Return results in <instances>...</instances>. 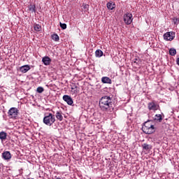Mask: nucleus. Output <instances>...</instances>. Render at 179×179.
Instances as JSON below:
<instances>
[{
  "label": "nucleus",
  "mask_w": 179,
  "mask_h": 179,
  "mask_svg": "<svg viewBox=\"0 0 179 179\" xmlns=\"http://www.w3.org/2000/svg\"><path fill=\"white\" fill-rule=\"evenodd\" d=\"M99 107L102 111L113 113V111H114L113 99L108 96H102L99 100Z\"/></svg>",
  "instance_id": "f257e3e1"
},
{
  "label": "nucleus",
  "mask_w": 179,
  "mask_h": 179,
  "mask_svg": "<svg viewBox=\"0 0 179 179\" xmlns=\"http://www.w3.org/2000/svg\"><path fill=\"white\" fill-rule=\"evenodd\" d=\"M142 131L144 134L147 135H151V134H155L156 132V129L152 120H148L145 122L142 127Z\"/></svg>",
  "instance_id": "f03ea898"
},
{
  "label": "nucleus",
  "mask_w": 179,
  "mask_h": 179,
  "mask_svg": "<svg viewBox=\"0 0 179 179\" xmlns=\"http://www.w3.org/2000/svg\"><path fill=\"white\" fill-rule=\"evenodd\" d=\"M54 122H55V115L52 113H48L43 117V124L48 127H51Z\"/></svg>",
  "instance_id": "7ed1b4c3"
},
{
  "label": "nucleus",
  "mask_w": 179,
  "mask_h": 179,
  "mask_svg": "<svg viewBox=\"0 0 179 179\" xmlns=\"http://www.w3.org/2000/svg\"><path fill=\"white\" fill-rule=\"evenodd\" d=\"M17 115H19V110L17 108H10L8 111V117L11 120H16Z\"/></svg>",
  "instance_id": "20e7f679"
},
{
  "label": "nucleus",
  "mask_w": 179,
  "mask_h": 179,
  "mask_svg": "<svg viewBox=\"0 0 179 179\" xmlns=\"http://www.w3.org/2000/svg\"><path fill=\"white\" fill-rule=\"evenodd\" d=\"M163 37L164 40H165L166 41H173V40H174V38H176V32H166L164 34Z\"/></svg>",
  "instance_id": "39448f33"
},
{
  "label": "nucleus",
  "mask_w": 179,
  "mask_h": 179,
  "mask_svg": "<svg viewBox=\"0 0 179 179\" xmlns=\"http://www.w3.org/2000/svg\"><path fill=\"white\" fill-rule=\"evenodd\" d=\"M123 20L126 24H131L134 20L132 13H127L123 15Z\"/></svg>",
  "instance_id": "423d86ee"
},
{
  "label": "nucleus",
  "mask_w": 179,
  "mask_h": 179,
  "mask_svg": "<svg viewBox=\"0 0 179 179\" xmlns=\"http://www.w3.org/2000/svg\"><path fill=\"white\" fill-rule=\"evenodd\" d=\"M1 157L3 160H6V162H9L10 159H12V154L9 151H4L1 154Z\"/></svg>",
  "instance_id": "0eeeda50"
},
{
  "label": "nucleus",
  "mask_w": 179,
  "mask_h": 179,
  "mask_svg": "<svg viewBox=\"0 0 179 179\" xmlns=\"http://www.w3.org/2000/svg\"><path fill=\"white\" fill-rule=\"evenodd\" d=\"M148 107L150 111H157V110H159V105L156 104L153 101L148 103Z\"/></svg>",
  "instance_id": "6e6552de"
},
{
  "label": "nucleus",
  "mask_w": 179,
  "mask_h": 179,
  "mask_svg": "<svg viewBox=\"0 0 179 179\" xmlns=\"http://www.w3.org/2000/svg\"><path fill=\"white\" fill-rule=\"evenodd\" d=\"M64 101H66L69 106H73V99L69 95H64L63 96Z\"/></svg>",
  "instance_id": "1a4fd4ad"
},
{
  "label": "nucleus",
  "mask_w": 179,
  "mask_h": 179,
  "mask_svg": "<svg viewBox=\"0 0 179 179\" xmlns=\"http://www.w3.org/2000/svg\"><path fill=\"white\" fill-rule=\"evenodd\" d=\"M52 59L51 58H50V57L48 56H45L42 58V62L44 65H45V66H48V65H51V62H52Z\"/></svg>",
  "instance_id": "9d476101"
},
{
  "label": "nucleus",
  "mask_w": 179,
  "mask_h": 179,
  "mask_svg": "<svg viewBox=\"0 0 179 179\" xmlns=\"http://www.w3.org/2000/svg\"><path fill=\"white\" fill-rule=\"evenodd\" d=\"M29 71H30V66L29 64L20 67V72H22V73H26Z\"/></svg>",
  "instance_id": "9b49d317"
},
{
  "label": "nucleus",
  "mask_w": 179,
  "mask_h": 179,
  "mask_svg": "<svg viewBox=\"0 0 179 179\" xmlns=\"http://www.w3.org/2000/svg\"><path fill=\"white\" fill-rule=\"evenodd\" d=\"M101 82L102 83H108V85H111L112 83L111 79L108 77H102Z\"/></svg>",
  "instance_id": "f8f14e48"
},
{
  "label": "nucleus",
  "mask_w": 179,
  "mask_h": 179,
  "mask_svg": "<svg viewBox=\"0 0 179 179\" xmlns=\"http://www.w3.org/2000/svg\"><path fill=\"white\" fill-rule=\"evenodd\" d=\"M8 136V134L5 131L0 132V139L1 141H6V138Z\"/></svg>",
  "instance_id": "ddd939ff"
},
{
  "label": "nucleus",
  "mask_w": 179,
  "mask_h": 179,
  "mask_svg": "<svg viewBox=\"0 0 179 179\" xmlns=\"http://www.w3.org/2000/svg\"><path fill=\"white\" fill-rule=\"evenodd\" d=\"M56 118L57 120H59V121H62V120H64V117L62 116V112L57 111Z\"/></svg>",
  "instance_id": "4468645a"
},
{
  "label": "nucleus",
  "mask_w": 179,
  "mask_h": 179,
  "mask_svg": "<svg viewBox=\"0 0 179 179\" xmlns=\"http://www.w3.org/2000/svg\"><path fill=\"white\" fill-rule=\"evenodd\" d=\"M103 51L101 50H96L95 51V57L96 58H101L103 57Z\"/></svg>",
  "instance_id": "2eb2a0df"
},
{
  "label": "nucleus",
  "mask_w": 179,
  "mask_h": 179,
  "mask_svg": "<svg viewBox=\"0 0 179 179\" xmlns=\"http://www.w3.org/2000/svg\"><path fill=\"white\" fill-rule=\"evenodd\" d=\"M107 8L108 9H109L110 10H113V9L115 8V3L113 2H108L107 3Z\"/></svg>",
  "instance_id": "dca6fc26"
},
{
  "label": "nucleus",
  "mask_w": 179,
  "mask_h": 179,
  "mask_svg": "<svg viewBox=\"0 0 179 179\" xmlns=\"http://www.w3.org/2000/svg\"><path fill=\"white\" fill-rule=\"evenodd\" d=\"M155 121H158V122H162L163 121V117L160 114L155 115Z\"/></svg>",
  "instance_id": "f3484780"
},
{
  "label": "nucleus",
  "mask_w": 179,
  "mask_h": 179,
  "mask_svg": "<svg viewBox=\"0 0 179 179\" xmlns=\"http://www.w3.org/2000/svg\"><path fill=\"white\" fill-rule=\"evenodd\" d=\"M142 148H143V150H147V151H149V150H150V149H152V147L150 146V145H148L146 143H143L142 145Z\"/></svg>",
  "instance_id": "a211bd4d"
},
{
  "label": "nucleus",
  "mask_w": 179,
  "mask_h": 179,
  "mask_svg": "<svg viewBox=\"0 0 179 179\" xmlns=\"http://www.w3.org/2000/svg\"><path fill=\"white\" fill-rule=\"evenodd\" d=\"M34 29L35 30V31H41V25L38 24H34Z\"/></svg>",
  "instance_id": "6ab92c4d"
},
{
  "label": "nucleus",
  "mask_w": 179,
  "mask_h": 179,
  "mask_svg": "<svg viewBox=\"0 0 179 179\" xmlns=\"http://www.w3.org/2000/svg\"><path fill=\"white\" fill-rule=\"evenodd\" d=\"M177 54V50L176 48H172L169 50V55H171L172 57H174Z\"/></svg>",
  "instance_id": "aec40b11"
},
{
  "label": "nucleus",
  "mask_w": 179,
  "mask_h": 179,
  "mask_svg": "<svg viewBox=\"0 0 179 179\" xmlns=\"http://www.w3.org/2000/svg\"><path fill=\"white\" fill-rule=\"evenodd\" d=\"M29 10L32 13H36V5L30 4L29 6Z\"/></svg>",
  "instance_id": "412c9836"
},
{
  "label": "nucleus",
  "mask_w": 179,
  "mask_h": 179,
  "mask_svg": "<svg viewBox=\"0 0 179 179\" xmlns=\"http://www.w3.org/2000/svg\"><path fill=\"white\" fill-rule=\"evenodd\" d=\"M52 40H54V41H59V36L57 34H53L51 36Z\"/></svg>",
  "instance_id": "4be33fe9"
},
{
  "label": "nucleus",
  "mask_w": 179,
  "mask_h": 179,
  "mask_svg": "<svg viewBox=\"0 0 179 179\" xmlns=\"http://www.w3.org/2000/svg\"><path fill=\"white\" fill-rule=\"evenodd\" d=\"M36 92L37 93H43V92H44V88L43 87H38Z\"/></svg>",
  "instance_id": "5701e85b"
},
{
  "label": "nucleus",
  "mask_w": 179,
  "mask_h": 179,
  "mask_svg": "<svg viewBox=\"0 0 179 179\" xmlns=\"http://www.w3.org/2000/svg\"><path fill=\"white\" fill-rule=\"evenodd\" d=\"M172 20H173L174 24H176V25L178 24L179 18H177V17H174Z\"/></svg>",
  "instance_id": "b1692460"
},
{
  "label": "nucleus",
  "mask_w": 179,
  "mask_h": 179,
  "mask_svg": "<svg viewBox=\"0 0 179 179\" xmlns=\"http://www.w3.org/2000/svg\"><path fill=\"white\" fill-rule=\"evenodd\" d=\"M83 8L85 12H87L89 10V4L83 5Z\"/></svg>",
  "instance_id": "393cba45"
},
{
  "label": "nucleus",
  "mask_w": 179,
  "mask_h": 179,
  "mask_svg": "<svg viewBox=\"0 0 179 179\" xmlns=\"http://www.w3.org/2000/svg\"><path fill=\"white\" fill-rule=\"evenodd\" d=\"M59 25H60L61 29H62V30H66V24H65V23L62 24V22H60Z\"/></svg>",
  "instance_id": "a878e982"
},
{
  "label": "nucleus",
  "mask_w": 179,
  "mask_h": 179,
  "mask_svg": "<svg viewBox=\"0 0 179 179\" xmlns=\"http://www.w3.org/2000/svg\"><path fill=\"white\" fill-rule=\"evenodd\" d=\"M75 89H78V85H76V84H73L71 85V90H75Z\"/></svg>",
  "instance_id": "bb28decb"
},
{
  "label": "nucleus",
  "mask_w": 179,
  "mask_h": 179,
  "mask_svg": "<svg viewBox=\"0 0 179 179\" xmlns=\"http://www.w3.org/2000/svg\"><path fill=\"white\" fill-rule=\"evenodd\" d=\"M176 64L179 66V57L176 59Z\"/></svg>",
  "instance_id": "cd10ccee"
},
{
  "label": "nucleus",
  "mask_w": 179,
  "mask_h": 179,
  "mask_svg": "<svg viewBox=\"0 0 179 179\" xmlns=\"http://www.w3.org/2000/svg\"><path fill=\"white\" fill-rule=\"evenodd\" d=\"M73 93H78V91L74 90Z\"/></svg>",
  "instance_id": "c85d7f7f"
},
{
  "label": "nucleus",
  "mask_w": 179,
  "mask_h": 179,
  "mask_svg": "<svg viewBox=\"0 0 179 179\" xmlns=\"http://www.w3.org/2000/svg\"><path fill=\"white\" fill-rule=\"evenodd\" d=\"M2 60V57L0 56V61H1Z\"/></svg>",
  "instance_id": "c756f323"
}]
</instances>
